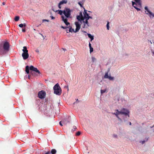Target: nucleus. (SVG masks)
<instances>
[{
	"label": "nucleus",
	"instance_id": "20e7f679",
	"mask_svg": "<svg viewBox=\"0 0 154 154\" xmlns=\"http://www.w3.org/2000/svg\"><path fill=\"white\" fill-rule=\"evenodd\" d=\"M71 12V11L70 9L67 8H65L63 11V14L67 18H68L70 16Z\"/></svg>",
	"mask_w": 154,
	"mask_h": 154
},
{
	"label": "nucleus",
	"instance_id": "cd10ccee",
	"mask_svg": "<svg viewBox=\"0 0 154 154\" xmlns=\"http://www.w3.org/2000/svg\"><path fill=\"white\" fill-rule=\"evenodd\" d=\"M110 80H113L114 79V77L109 76V78H108Z\"/></svg>",
	"mask_w": 154,
	"mask_h": 154
},
{
	"label": "nucleus",
	"instance_id": "bb28decb",
	"mask_svg": "<svg viewBox=\"0 0 154 154\" xmlns=\"http://www.w3.org/2000/svg\"><path fill=\"white\" fill-rule=\"evenodd\" d=\"M147 140H148V139L147 138L146 139V140H144L143 141H140V143H141V144H143L144 143H145L147 141Z\"/></svg>",
	"mask_w": 154,
	"mask_h": 154
},
{
	"label": "nucleus",
	"instance_id": "e2e57ef3",
	"mask_svg": "<svg viewBox=\"0 0 154 154\" xmlns=\"http://www.w3.org/2000/svg\"><path fill=\"white\" fill-rule=\"evenodd\" d=\"M78 100V99H77V101Z\"/></svg>",
	"mask_w": 154,
	"mask_h": 154
},
{
	"label": "nucleus",
	"instance_id": "58836bf2",
	"mask_svg": "<svg viewBox=\"0 0 154 154\" xmlns=\"http://www.w3.org/2000/svg\"><path fill=\"white\" fill-rule=\"evenodd\" d=\"M78 4L81 7H82V4H81L80 2H78Z\"/></svg>",
	"mask_w": 154,
	"mask_h": 154
},
{
	"label": "nucleus",
	"instance_id": "423d86ee",
	"mask_svg": "<svg viewBox=\"0 0 154 154\" xmlns=\"http://www.w3.org/2000/svg\"><path fill=\"white\" fill-rule=\"evenodd\" d=\"M145 10H146L145 12L147 14H148L150 18L151 17V16L154 17V14H152L148 9L147 6H145L144 8Z\"/></svg>",
	"mask_w": 154,
	"mask_h": 154
},
{
	"label": "nucleus",
	"instance_id": "6e6552de",
	"mask_svg": "<svg viewBox=\"0 0 154 154\" xmlns=\"http://www.w3.org/2000/svg\"><path fill=\"white\" fill-rule=\"evenodd\" d=\"M29 69L37 73L38 74H40V71L37 69L36 68L32 66H31L29 67Z\"/></svg>",
	"mask_w": 154,
	"mask_h": 154
},
{
	"label": "nucleus",
	"instance_id": "ea45409f",
	"mask_svg": "<svg viewBox=\"0 0 154 154\" xmlns=\"http://www.w3.org/2000/svg\"><path fill=\"white\" fill-rule=\"evenodd\" d=\"M43 22H45V21H47L48 22L49 21V20H46V19H44L42 20Z\"/></svg>",
	"mask_w": 154,
	"mask_h": 154
},
{
	"label": "nucleus",
	"instance_id": "4468645a",
	"mask_svg": "<svg viewBox=\"0 0 154 154\" xmlns=\"http://www.w3.org/2000/svg\"><path fill=\"white\" fill-rule=\"evenodd\" d=\"M68 27H69V28H68L69 29V31H67V33H68L69 32H74L75 31H74V29H72L71 26H69Z\"/></svg>",
	"mask_w": 154,
	"mask_h": 154
},
{
	"label": "nucleus",
	"instance_id": "de8ad7c7",
	"mask_svg": "<svg viewBox=\"0 0 154 154\" xmlns=\"http://www.w3.org/2000/svg\"><path fill=\"white\" fill-rule=\"evenodd\" d=\"M51 17L52 19H54L55 18L53 16H51Z\"/></svg>",
	"mask_w": 154,
	"mask_h": 154
},
{
	"label": "nucleus",
	"instance_id": "ddd939ff",
	"mask_svg": "<svg viewBox=\"0 0 154 154\" xmlns=\"http://www.w3.org/2000/svg\"><path fill=\"white\" fill-rule=\"evenodd\" d=\"M84 9H85L84 8ZM84 14V20L85 19H87V17L89 16L88 14L87 13V11L85 9H84V12L83 13Z\"/></svg>",
	"mask_w": 154,
	"mask_h": 154
},
{
	"label": "nucleus",
	"instance_id": "c756f323",
	"mask_svg": "<svg viewBox=\"0 0 154 154\" xmlns=\"http://www.w3.org/2000/svg\"><path fill=\"white\" fill-rule=\"evenodd\" d=\"M92 61L93 62H94L96 60V59L94 57H92L91 58Z\"/></svg>",
	"mask_w": 154,
	"mask_h": 154
},
{
	"label": "nucleus",
	"instance_id": "9b49d317",
	"mask_svg": "<svg viewBox=\"0 0 154 154\" xmlns=\"http://www.w3.org/2000/svg\"><path fill=\"white\" fill-rule=\"evenodd\" d=\"M86 19L85 21H84V20H83V22L84 23V26L83 27V28H85V27L87 28L89 26V24L88 21V20L87 19Z\"/></svg>",
	"mask_w": 154,
	"mask_h": 154
},
{
	"label": "nucleus",
	"instance_id": "aec40b11",
	"mask_svg": "<svg viewBox=\"0 0 154 154\" xmlns=\"http://www.w3.org/2000/svg\"><path fill=\"white\" fill-rule=\"evenodd\" d=\"M88 37L91 39V41L94 39V38L93 36L92 35L90 34H88Z\"/></svg>",
	"mask_w": 154,
	"mask_h": 154
},
{
	"label": "nucleus",
	"instance_id": "72a5a7b5",
	"mask_svg": "<svg viewBox=\"0 0 154 154\" xmlns=\"http://www.w3.org/2000/svg\"><path fill=\"white\" fill-rule=\"evenodd\" d=\"M90 48V53H91V52L93 51V48L92 47H91L89 48Z\"/></svg>",
	"mask_w": 154,
	"mask_h": 154
},
{
	"label": "nucleus",
	"instance_id": "5701e85b",
	"mask_svg": "<svg viewBox=\"0 0 154 154\" xmlns=\"http://www.w3.org/2000/svg\"><path fill=\"white\" fill-rule=\"evenodd\" d=\"M19 26L20 27H22L23 26H26V24L25 23L24 24H20L19 25Z\"/></svg>",
	"mask_w": 154,
	"mask_h": 154
},
{
	"label": "nucleus",
	"instance_id": "49530a36",
	"mask_svg": "<svg viewBox=\"0 0 154 154\" xmlns=\"http://www.w3.org/2000/svg\"><path fill=\"white\" fill-rule=\"evenodd\" d=\"M153 54V55L154 56V51L153 50H151Z\"/></svg>",
	"mask_w": 154,
	"mask_h": 154
},
{
	"label": "nucleus",
	"instance_id": "680f3d73",
	"mask_svg": "<svg viewBox=\"0 0 154 154\" xmlns=\"http://www.w3.org/2000/svg\"><path fill=\"white\" fill-rule=\"evenodd\" d=\"M69 122V121H67V122Z\"/></svg>",
	"mask_w": 154,
	"mask_h": 154
},
{
	"label": "nucleus",
	"instance_id": "0eeeda50",
	"mask_svg": "<svg viewBox=\"0 0 154 154\" xmlns=\"http://www.w3.org/2000/svg\"><path fill=\"white\" fill-rule=\"evenodd\" d=\"M29 69L37 73L38 74H40V71L37 69L36 68L32 66H31L29 67Z\"/></svg>",
	"mask_w": 154,
	"mask_h": 154
},
{
	"label": "nucleus",
	"instance_id": "39448f33",
	"mask_svg": "<svg viewBox=\"0 0 154 154\" xmlns=\"http://www.w3.org/2000/svg\"><path fill=\"white\" fill-rule=\"evenodd\" d=\"M46 95V92L43 90H42L38 92V97L41 99H44Z\"/></svg>",
	"mask_w": 154,
	"mask_h": 154
},
{
	"label": "nucleus",
	"instance_id": "052dcab7",
	"mask_svg": "<svg viewBox=\"0 0 154 154\" xmlns=\"http://www.w3.org/2000/svg\"><path fill=\"white\" fill-rule=\"evenodd\" d=\"M150 42L151 44H152V42H151V41H150Z\"/></svg>",
	"mask_w": 154,
	"mask_h": 154
},
{
	"label": "nucleus",
	"instance_id": "c03bdc74",
	"mask_svg": "<svg viewBox=\"0 0 154 154\" xmlns=\"http://www.w3.org/2000/svg\"><path fill=\"white\" fill-rule=\"evenodd\" d=\"M22 31L23 32H26V29L25 28L23 29H22Z\"/></svg>",
	"mask_w": 154,
	"mask_h": 154
},
{
	"label": "nucleus",
	"instance_id": "09e8293b",
	"mask_svg": "<svg viewBox=\"0 0 154 154\" xmlns=\"http://www.w3.org/2000/svg\"><path fill=\"white\" fill-rule=\"evenodd\" d=\"M35 51H36V52L38 53H39V51H38V49H37V50H35Z\"/></svg>",
	"mask_w": 154,
	"mask_h": 154
},
{
	"label": "nucleus",
	"instance_id": "2eb2a0df",
	"mask_svg": "<svg viewBox=\"0 0 154 154\" xmlns=\"http://www.w3.org/2000/svg\"><path fill=\"white\" fill-rule=\"evenodd\" d=\"M109 69L107 71V72H106L105 74V75L104 76V78H106V79H108L109 77V76H108V73L109 72Z\"/></svg>",
	"mask_w": 154,
	"mask_h": 154
},
{
	"label": "nucleus",
	"instance_id": "8fccbe9b",
	"mask_svg": "<svg viewBox=\"0 0 154 154\" xmlns=\"http://www.w3.org/2000/svg\"><path fill=\"white\" fill-rule=\"evenodd\" d=\"M59 124H60V125H61L62 126H63V125H62V124L61 123V121H60V122H59Z\"/></svg>",
	"mask_w": 154,
	"mask_h": 154
},
{
	"label": "nucleus",
	"instance_id": "603ef678",
	"mask_svg": "<svg viewBox=\"0 0 154 154\" xmlns=\"http://www.w3.org/2000/svg\"><path fill=\"white\" fill-rule=\"evenodd\" d=\"M114 137H117V135H114Z\"/></svg>",
	"mask_w": 154,
	"mask_h": 154
},
{
	"label": "nucleus",
	"instance_id": "13d9d810",
	"mask_svg": "<svg viewBox=\"0 0 154 154\" xmlns=\"http://www.w3.org/2000/svg\"><path fill=\"white\" fill-rule=\"evenodd\" d=\"M28 78L29 79H30V76L29 75H28Z\"/></svg>",
	"mask_w": 154,
	"mask_h": 154
},
{
	"label": "nucleus",
	"instance_id": "bf43d9fd",
	"mask_svg": "<svg viewBox=\"0 0 154 154\" xmlns=\"http://www.w3.org/2000/svg\"><path fill=\"white\" fill-rule=\"evenodd\" d=\"M154 126V125H153L151 127V128H152Z\"/></svg>",
	"mask_w": 154,
	"mask_h": 154
},
{
	"label": "nucleus",
	"instance_id": "6e6d98bb",
	"mask_svg": "<svg viewBox=\"0 0 154 154\" xmlns=\"http://www.w3.org/2000/svg\"><path fill=\"white\" fill-rule=\"evenodd\" d=\"M68 29H66V32L67 31H69V30H68Z\"/></svg>",
	"mask_w": 154,
	"mask_h": 154
},
{
	"label": "nucleus",
	"instance_id": "a211bd4d",
	"mask_svg": "<svg viewBox=\"0 0 154 154\" xmlns=\"http://www.w3.org/2000/svg\"><path fill=\"white\" fill-rule=\"evenodd\" d=\"M29 67L28 66H26V67L25 71L27 74L29 73Z\"/></svg>",
	"mask_w": 154,
	"mask_h": 154
},
{
	"label": "nucleus",
	"instance_id": "c9c22d12",
	"mask_svg": "<svg viewBox=\"0 0 154 154\" xmlns=\"http://www.w3.org/2000/svg\"><path fill=\"white\" fill-rule=\"evenodd\" d=\"M119 114H118V112L117 111H116V114H115V115L117 117L119 116Z\"/></svg>",
	"mask_w": 154,
	"mask_h": 154
},
{
	"label": "nucleus",
	"instance_id": "f8f14e48",
	"mask_svg": "<svg viewBox=\"0 0 154 154\" xmlns=\"http://www.w3.org/2000/svg\"><path fill=\"white\" fill-rule=\"evenodd\" d=\"M132 5L136 9H137V11H140V8H138L137 7V6H140L139 5H138L137 4L135 3L134 2L132 1Z\"/></svg>",
	"mask_w": 154,
	"mask_h": 154
},
{
	"label": "nucleus",
	"instance_id": "393cba45",
	"mask_svg": "<svg viewBox=\"0 0 154 154\" xmlns=\"http://www.w3.org/2000/svg\"><path fill=\"white\" fill-rule=\"evenodd\" d=\"M77 19L79 21H82V20H81V17H80V15L77 16Z\"/></svg>",
	"mask_w": 154,
	"mask_h": 154
},
{
	"label": "nucleus",
	"instance_id": "dca6fc26",
	"mask_svg": "<svg viewBox=\"0 0 154 154\" xmlns=\"http://www.w3.org/2000/svg\"><path fill=\"white\" fill-rule=\"evenodd\" d=\"M67 2L66 0H63L60 2V5H62L64 4H66Z\"/></svg>",
	"mask_w": 154,
	"mask_h": 154
},
{
	"label": "nucleus",
	"instance_id": "79ce46f5",
	"mask_svg": "<svg viewBox=\"0 0 154 154\" xmlns=\"http://www.w3.org/2000/svg\"><path fill=\"white\" fill-rule=\"evenodd\" d=\"M65 24L66 25V26H68L70 24V23L69 22H67L66 23H65Z\"/></svg>",
	"mask_w": 154,
	"mask_h": 154
},
{
	"label": "nucleus",
	"instance_id": "2f4dec72",
	"mask_svg": "<svg viewBox=\"0 0 154 154\" xmlns=\"http://www.w3.org/2000/svg\"><path fill=\"white\" fill-rule=\"evenodd\" d=\"M61 28H63V29H68L69 28V27H68V26H65V27H64V26H61Z\"/></svg>",
	"mask_w": 154,
	"mask_h": 154
},
{
	"label": "nucleus",
	"instance_id": "a18cd8bd",
	"mask_svg": "<svg viewBox=\"0 0 154 154\" xmlns=\"http://www.w3.org/2000/svg\"><path fill=\"white\" fill-rule=\"evenodd\" d=\"M61 5H60V3H59L58 4V6L60 9L61 8V7L60 6Z\"/></svg>",
	"mask_w": 154,
	"mask_h": 154
},
{
	"label": "nucleus",
	"instance_id": "f704fd0d",
	"mask_svg": "<svg viewBox=\"0 0 154 154\" xmlns=\"http://www.w3.org/2000/svg\"><path fill=\"white\" fill-rule=\"evenodd\" d=\"M63 13V11L61 10H60L59 11V14L60 15H62V13Z\"/></svg>",
	"mask_w": 154,
	"mask_h": 154
},
{
	"label": "nucleus",
	"instance_id": "e433bc0d",
	"mask_svg": "<svg viewBox=\"0 0 154 154\" xmlns=\"http://www.w3.org/2000/svg\"><path fill=\"white\" fill-rule=\"evenodd\" d=\"M80 134H81L80 132V131H78L76 133V135L77 136H79Z\"/></svg>",
	"mask_w": 154,
	"mask_h": 154
},
{
	"label": "nucleus",
	"instance_id": "b1692460",
	"mask_svg": "<svg viewBox=\"0 0 154 154\" xmlns=\"http://www.w3.org/2000/svg\"><path fill=\"white\" fill-rule=\"evenodd\" d=\"M79 15H80V17H81L82 21L83 20H84V18H83L84 17L83 16L82 13L81 12H80Z\"/></svg>",
	"mask_w": 154,
	"mask_h": 154
},
{
	"label": "nucleus",
	"instance_id": "6ab92c4d",
	"mask_svg": "<svg viewBox=\"0 0 154 154\" xmlns=\"http://www.w3.org/2000/svg\"><path fill=\"white\" fill-rule=\"evenodd\" d=\"M57 152L56 150L55 149H52L51 152H50V153H51V154H55Z\"/></svg>",
	"mask_w": 154,
	"mask_h": 154
},
{
	"label": "nucleus",
	"instance_id": "473e14b6",
	"mask_svg": "<svg viewBox=\"0 0 154 154\" xmlns=\"http://www.w3.org/2000/svg\"><path fill=\"white\" fill-rule=\"evenodd\" d=\"M73 128L72 129V131H74L76 129V127L75 126H73Z\"/></svg>",
	"mask_w": 154,
	"mask_h": 154
},
{
	"label": "nucleus",
	"instance_id": "4c0bfd02",
	"mask_svg": "<svg viewBox=\"0 0 154 154\" xmlns=\"http://www.w3.org/2000/svg\"><path fill=\"white\" fill-rule=\"evenodd\" d=\"M117 118H118L119 121H120L121 122L122 121V119L121 118H120L119 116L117 117Z\"/></svg>",
	"mask_w": 154,
	"mask_h": 154
},
{
	"label": "nucleus",
	"instance_id": "a878e982",
	"mask_svg": "<svg viewBox=\"0 0 154 154\" xmlns=\"http://www.w3.org/2000/svg\"><path fill=\"white\" fill-rule=\"evenodd\" d=\"M20 17L19 16H16L14 18V20L16 21H17L19 19Z\"/></svg>",
	"mask_w": 154,
	"mask_h": 154
},
{
	"label": "nucleus",
	"instance_id": "f3484780",
	"mask_svg": "<svg viewBox=\"0 0 154 154\" xmlns=\"http://www.w3.org/2000/svg\"><path fill=\"white\" fill-rule=\"evenodd\" d=\"M134 1L136 2L137 4L138 5H139L140 7L141 6V3L140 2L141 0H134Z\"/></svg>",
	"mask_w": 154,
	"mask_h": 154
},
{
	"label": "nucleus",
	"instance_id": "f03ea898",
	"mask_svg": "<svg viewBox=\"0 0 154 154\" xmlns=\"http://www.w3.org/2000/svg\"><path fill=\"white\" fill-rule=\"evenodd\" d=\"M54 93L58 95H60L62 93V90L59 85L57 83L53 87Z\"/></svg>",
	"mask_w": 154,
	"mask_h": 154
},
{
	"label": "nucleus",
	"instance_id": "1a4fd4ad",
	"mask_svg": "<svg viewBox=\"0 0 154 154\" xmlns=\"http://www.w3.org/2000/svg\"><path fill=\"white\" fill-rule=\"evenodd\" d=\"M75 24L76 26V28L74 31V32H76L79 31L80 28V24L78 22H75Z\"/></svg>",
	"mask_w": 154,
	"mask_h": 154
},
{
	"label": "nucleus",
	"instance_id": "3c124183",
	"mask_svg": "<svg viewBox=\"0 0 154 154\" xmlns=\"http://www.w3.org/2000/svg\"><path fill=\"white\" fill-rule=\"evenodd\" d=\"M89 48L91 47V44L90 43H89Z\"/></svg>",
	"mask_w": 154,
	"mask_h": 154
},
{
	"label": "nucleus",
	"instance_id": "f257e3e1",
	"mask_svg": "<svg viewBox=\"0 0 154 154\" xmlns=\"http://www.w3.org/2000/svg\"><path fill=\"white\" fill-rule=\"evenodd\" d=\"M10 44L7 42H2L0 44V53L4 54L7 53L9 50Z\"/></svg>",
	"mask_w": 154,
	"mask_h": 154
},
{
	"label": "nucleus",
	"instance_id": "5fc2aeb1",
	"mask_svg": "<svg viewBox=\"0 0 154 154\" xmlns=\"http://www.w3.org/2000/svg\"><path fill=\"white\" fill-rule=\"evenodd\" d=\"M129 124L130 125H131V122H130L129 123Z\"/></svg>",
	"mask_w": 154,
	"mask_h": 154
},
{
	"label": "nucleus",
	"instance_id": "0e129e2a",
	"mask_svg": "<svg viewBox=\"0 0 154 154\" xmlns=\"http://www.w3.org/2000/svg\"><path fill=\"white\" fill-rule=\"evenodd\" d=\"M78 100V99H77V101Z\"/></svg>",
	"mask_w": 154,
	"mask_h": 154
},
{
	"label": "nucleus",
	"instance_id": "a19ab883",
	"mask_svg": "<svg viewBox=\"0 0 154 154\" xmlns=\"http://www.w3.org/2000/svg\"><path fill=\"white\" fill-rule=\"evenodd\" d=\"M89 19H92V17H90V16H89L88 17H87V19H88V20Z\"/></svg>",
	"mask_w": 154,
	"mask_h": 154
},
{
	"label": "nucleus",
	"instance_id": "4be33fe9",
	"mask_svg": "<svg viewBox=\"0 0 154 154\" xmlns=\"http://www.w3.org/2000/svg\"><path fill=\"white\" fill-rule=\"evenodd\" d=\"M116 111L117 112H118L119 115L120 114H122V113H124L123 112H122V109L121 110V111H119L118 109H116Z\"/></svg>",
	"mask_w": 154,
	"mask_h": 154
},
{
	"label": "nucleus",
	"instance_id": "412c9836",
	"mask_svg": "<svg viewBox=\"0 0 154 154\" xmlns=\"http://www.w3.org/2000/svg\"><path fill=\"white\" fill-rule=\"evenodd\" d=\"M62 20L63 21V22L65 23H66L67 22V19L66 18L65 19L64 17L62 16Z\"/></svg>",
	"mask_w": 154,
	"mask_h": 154
},
{
	"label": "nucleus",
	"instance_id": "7c9ffc66",
	"mask_svg": "<svg viewBox=\"0 0 154 154\" xmlns=\"http://www.w3.org/2000/svg\"><path fill=\"white\" fill-rule=\"evenodd\" d=\"M109 22H108L106 25L107 29L108 30H109Z\"/></svg>",
	"mask_w": 154,
	"mask_h": 154
},
{
	"label": "nucleus",
	"instance_id": "37998d69",
	"mask_svg": "<svg viewBox=\"0 0 154 154\" xmlns=\"http://www.w3.org/2000/svg\"><path fill=\"white\" fill-rule=\"evenodd\" d=\"M44 154H51V153L49 151H48Z\"/></svg>",
	"mask_w": 154,
	"mask_h": 154
},
{
	"label": "nucleus",
	"instance_id": "4d7b16f0",
	"mask_svg": "<svg viewBox=\"0 0 154 154\" xmlns=\"http://www.w3.org/2000/svg\"><path fill=\"white\" fill-rule=\"evenodd\" d=\"M112 113L114 115H115V114H116V113Z\"/></svg>",
	"mask_w": 154,
	"mask_h": 154
},
{
	"label": "nucleus",
	"instance_id": "864d4df0",
	"mask_svg": "<svg viewBox=\"0 0 154 154\" xmlns=\"http://www.w3.org/2000/svg\"><path fill=\"white\" fill-rule=\"evenodd\" d=\"M5 4V2H3L2 3V5H4Z\"/></svg>",
	"mask_w": 154,
	"mask_h": 154
},
{
	"label": "nucleus",
	"instance_id": "c85d7f7f",
	"mask_svg": "<svg viewBox=\"0 0 154 154\" xmlns=\"http://www.w3.org/2000/svg\"><path fill=\"white\" fill-rule=\"evenodd\" d=\"M100 91L101 94H102L106 91V90H101Z\"/></svg>",
	"mask_w": 154,
	"mask_h": 154
},
{
	"label": "nucleus",
	"instance_id": "7ed1b4c3",
	"mask_svg": "<svg viewBox=\"0 0 154 154\" xmlns=\"http://www.w3.org/2000/svg\"><path fill=\"white\" fill-rule=\"evenodd\" d=\"M23 53L22 54V56L24 60H26L29 57V54L28 53V51L27 49L26 46L23 47V49L22 50Z\"/></svg>",
	"mask_w": 154,
	"mask_h": 154
},
{
	"label": "nucleus",
	"instance_id": "9d476101",
	"mask_svg": "<svg viewBox=\"0 0 154 154\" xmlns=\"http://www.w3.org/2000/svg\"><path fill=\"white\" fill-rule=\"evenodd\" d=\"M122 112H123L124 113H122V114H124L125 115H128V117H129V111L127 109H125V108H123L122 109Z\"/></svg>",
	"mask_w": 154,
	"mask_h": 154
}]
</instances>
